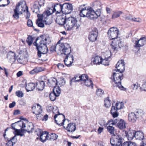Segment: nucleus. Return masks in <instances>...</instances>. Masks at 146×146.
Here are the masks:
<instances>
[{
	"mask_svg": "<svg viewBox=\"0 0 146 146\" xmlns=\"http://www.w3.org/2000/svg\"><path fill=\"white\" fill-rule=\"evenodd\" d=\"M117 69H115V71L118 72L119 73L114 72L113 73V76L115 83V85L113 86V88L115 87H117L121 90H126V88L123 86L121 84V81L123 79V75L122 73L125 70V64L124 60H121L119 61L116 65Z\"/></svg>",
	"mask_w": 146,
	"mask_h": 146,
	"instance_id": "obj_1",
	"label": "nucleus"
},
{
	"mask_svg": "<svg viewBox=\"0 0 146 146\" xmlns=\"http://www.w3.org/2000/svg\"><path fill=\"white\" fill-rule=\"evenodd\" d=\"M47 38H44V36H40L39 38H37L33 43V44L36 46L38 50V57L40 58L41 54H44L48 52V49L46 46Z\"/></svg>",
	"mask_w": 146,
	"mask_h": 146,
	"instance_id": "obj_2",
	"label": "nucleus"
},
{
	"mask_svg": "<svg viewBox=\"0 0 146 146\" xmlns=\"http://www.w3.org/2000/svg\"><path fill=\"white\" fill-rule=\"evenodd\" d=\"M26 5L25 2L24 1H21L17 3L14 9V13L13 15V17L17 20L19 18V15L23 13V12L26 11Z\"/></svg>",
	"mask_w": 146,
	"mask_h": 146,
	"instance_id": "obj_3",
	"label": "nucleus"
},
{
	"mask_svg": "<svg viewBox=\"0 0 146 146\" xmlns=\"http://www.w3.org/2000/svg\"><path fill=\"white\" fill-rule=\"evenodd\" d=\"M80 26V23L76 18L70 17L67 18L64 27L66 29L70 31L75 27L76 29H78Z\"/></svg>",
	"mask_w": 146,
	"mask_h": 146,
	"instance_id": "obj_4",
	"label": "nucleus"
},
{
	"mask_svg": "<svg viewBox=\"0 0 146 146\" xmlns=\"http://www.w3.org/2000/svg\"><path fill=\"white\" fill-rule=\"evenodd\" d=\"M91 12H93L94 13H92L93 15V17L96 20L98 17H100L101 14L100 5V2H96L93 4L92 7H89Z\"/></svg>",
	"mask_w": 146,
	"mask_h": 146,
	"instance_id": "obj_5",
	"label": "nucleus"
},
{
	"mask_svg": "<svg viewBox=\"0 0 146 146\" xmlns=\"http://www.w3.org/2000/svg\"><path fill=\"white\" fill-rule=\"evenodd\" d=\"M79 10L80 11V15L81 17H86L91 20H95L93 16V15L92 14V13H94V12H91L89 7L87 9L86 7L83 8L82 6H81L79 8Z\"/></svg>",
	"mask_w": 146,
	"mask_h": 146,
	"instance_id": "obj_6",
	"label": "nucleus"
},
{
	"mask_svg": "<svg viewBox=\"0 0 146 146\" xmlns=\"http://www.w3.org/2000/svg\"><path fill=\"white\" fill-rule=\"evenodd\" d=\"M122 138L121 136L118 135H112L110 139V142L113 146H122Z\"/></svg>",
	"mask_w": 146,
	"mask_h": 146,
	"instance_id": "obj_7",
	"label": "nucleus"
},
{
	"mask_svg": "<svg viewBox=\"0 0 146 146\" xmlns=\"http://www.w3.org/2000/svg\"><path fill=\"white\" fill-rule=\"evenodd\" d=\"M133 135H132L131 133L130 132L129 133L128 135L130 138L133 139V137H135L136 139L139 140H143L142 142H146V139L144 138V135L143 132L141 131H133Z\"/></svg>",
	"mask_w": 146,
	"mask_h": 146,
	"instance_id": "obj_8",
	"label": "nucleus"
},
{
	"mask_svg": "<svg viewBox=\"0 0 146 146\" xmlns=\"http://www.w3.org/2000/svg\"><path fill=\"white\" fill-rule=\"evenodd\" d=\"M108 34L110 39H115L119 34V31L117 28L111 27L108 30Z\"/></svg>",
	"mask_w": 146,
	"mask_h": 146,
	"instance_id": "obj_9",
	"label": "nucleus"
},
{
	"mask_svg": "<svg viewBox=\"0 0 146 146\" xmlns=\"http://www.w3.org/2000/svg\"><path fill=\"white\" fill-rule=\"evenodd\" d=\"M59 50L62 51L64 54L67 55H70L71 52V47L70 45L67 43H62L59 45Z\"/></svg>",
	"mask_w": 146,
	"mask_h": 146,
	"instance_id": "obj_10",
	"label": "nucleus"
},
{
	"mask_svg": "<svg viewBox=\"0 0 146 146\" xmlns=\"http://www.w3.org/2000/svg\"><path fill=\"white\" fill-rule=\"evenodd\" d=\"M146 43V38L141 37L139 40H135L134 42V47L136 49H139L140 47L144 46Z\"/></svg>",
	"mask_w": 146,
	"mask_h": 146,
	"instance_id": "obj_11",
	"label": "nucleus"
},
{
	"mask_svg": "<svg viewBox=\"0 0 146 146\" xmlns=\"http://www.w3.org/2000/svg\"><path fill=\"white\" fill-rule=\"evenodd\" d=\"M37 131L39 133H37V135L40 137V140L42 142L44 143L46 140H48V133L47 131L43 132L40 129H38Z\"/></svg>",
	"mask_w": 146,
	"mask_h": 146,
	"instance_id": "obj_12",
	"label": "nucleus"
},
{
	"mask_svg": "<svg viewBox=\"0 0 146 146\" xmlns=\"http://www.w3.org/2000/svg\"><path fill=\"white\" fill-rule=\"evenodd\" d=\"M98 36V31L96 28H93L89 33L88 38L91 42H94L97 40Z\"/></svg>",
	"mask_w": 146,
	"mask_h": 146,
	"instance_id": "obj_13",
	"label": "nucleus"
},
{
	"mask_svg": "<svg viewBox=\"0 0 146 146\" xmlns=\"http://www.w3.org/2000/svg\"><path fill=\"white\" fill-rule=\"evenodd\" d=\"M53 13L52 9L49 8L42 14H38V18H41L43 21L47 19L48 16Z\"/></svg>",
	"mask_w": 146,
	"mask_h": 146,
	"instance_id": "obj_14",
	"label": "nucleus"
},
{
	"mask_svg": "<svg viewBox=\"0 0 146 146\" xmlns=\"http://www.w3.org/2000/svg\"><path fill=\"white\" fill-rule=\"evenodd\" d=\"M106 60H102L101 57L96 56L95 58H92V61H93L94 64H103L105 66H108L109 64L108 63H105L104 61L106 62Z\"/></svg>",
	"mask_w": 146,
	"mask_h": 146,
	"instance_id": "obj_15",
	"label": "nucleus"
},
{
	"mask_svg": "<svg viewBox=\"0 0 146 146\" xmlns=\"http://www.w3.org/2000/svg\"><path fill=\"white\" fill-rule=\"evenodd\" d=\"M53 13L56 11V14L59 13L61 12L64 13L63 4H62L60 3H56L54 5V7L52 9Z\"/></svg>",
	"mask_w": 146,
	"mask_h": 146,
	"instance_id": "obj_16",
	"label": "nucleus"
},
{
	"mask_svg": "<svg viewBox=\"0 0 146 146\" xmlns=\"http://www.w3.org/2000/svg\"><path fill=\"white\" fill-rule=\"evenodd\" d=\"M67 18L64 15L58 16L56 20V22L58 24L61 25H65Z\"/></svg>",
	"mask_w": 146,
	"mask_h": 146,
	"instance_id": "obj_17",
	"label": "nucleus"
},
{
	"mask_svg": "<svg viewBox=\"0 0 146 146\" xmlns=\"http://www.w3.org/2000/svg\"><path fill=\"white\" fill-rule=\"evenodd\" d=\"M64 13L67 14L70 13L73 10V7L71 4L65 3L63 4Z\"/></svg>",
	"mask_w": 146,
	"mask_h": 146,
	"instance_id": "obj_18",
	"label": "nucleus"
},
{
	"mask_svg": "<svg viewBox=\"0 0 146 146\" xmlns=\"http://www.w3.org/2000/svg\"><path fill=\"white\" fill-rule=\"evenodd\" d=\"M74 57L72 55H67L64 60L65 64L68 67H70L73 62Z\"/></svg>",
	"mask_w": 146,
	"mask_h": 146,
	"instance_id": "obj_19",
	"label": "nucleus"
},
{
	"mask_svg": "<svg viewBox=\"0 0 146 146\" xmlns=\"http://www.w3.org/2000/svg\"><path fill=\"white\" fill-rule=\"evenodd\" d=\"M44 80L38 81L36 82V86L38 90H42L45 86V83L47 84V81L43 78Z\"/></svg>",
	"mask_w": 146,
	"mask_h": 146,
	"instance_id": "obj_20",
	"label": "nucleus"
},
{
	"mask_svg": "<svg viewBox=\"0 0 146 146\" xmlns=\"http://www.w3.org/2000/svg\"><path fill=\"white\" fill-rule=\"evenodd\" d=\"M32 113L36 115L41 113L42 111L41 106L38 104L36 106H33L32 107Z\"/></svg>",
	"mask_w": 146,
	"mask_h": 146,
	"instance_id": "obj_21",
	"label": "nucleus"
},
{
	"mask_svg": "<svg viewBox=\"0 0 146 146\" xmlns=\"http://www.w3.org/2000/svg\"><path fill=\"white\" fill-rule=\"evenodd\" d=\"M117 41L118 42L115 43L116 44H115V40H114L112 42V43L110 46V47L111 49V50L116 52L117 50V46H119V48H120L121 47L120 46V44L121 43V42L118 41V40H117Z\"/></svg>",
	"mask_w": 146,
	"mask_h": 146,
	"instance_id": "obj_22",
	"label": "nucleus"
},
{
	"mask_svg": "<svg viewBox=\"0 0 146 146\" xmlns=\"http://www.w3.org/2000/svg\"><path fill=\"white\" fill-rule=\"evenodd\" d=\"M44 79L47 81V84L49 86L54 87L58 84L59 82H58L56 79L55 78H52L51 80L50 81L49 80L47 79V78L44 76Z\"/></svg>",
	"mask_w": 146,
	"mask_h": 146,
	"instance_id": "obj_23",
	"label": "nucleus"
},
{
	"mask_svg": "<svg viewBox=\"0 0 146 146\" xmlns=\"http://www.w3.org/2000/svg\"><path fill=\"white\" fill-rule=\"evenodd\" d=\"M7 57L10 60L13 62H15L17 58V57L15 53L12 51H10L7 55Z\"/></svg>",
	"mask_w": 146,
	"mask_h": 146,
	"instance_id": "obj_24",
	"label": "nucleus"
},
{
	"mask_svg": "<svg viewBox=\"0 0 146 146\" xmlns=\"http://www.w3.org/2000/svg\"><path fill=\"white\" fill-rule=\"evenodd\" d=\"M40 7L38 5V1H35L33 5L32 8L33 11V12L38 13L39 12V9Z\"/></svg>",
	"mask_w": 146,
	"mask_h": 146,
	"instance_id": "obj_25",
	"label": "nucleus"
},
{
	"mask_svg": "<svg viewBox=\"0 0 146 146\" xmlns=\"http://www.w3.org/2000/svg\"><path fill=\"white\" fill-rule=\"evenodd\" d=\"M76 124L74 123H70L66 127V130L68 131L71 132H74L76 130Z\"/></svg>",
	"mask_w": 146,
	"mask_h": 146,
	"instance_id": "obj_26",
	"label": "nucleus"
},
{
	"mask_svg": "<svg viewBox=\"0 0 146 146\" xmlns=\"http://www.w3.org/2000/svg\"><path fill=\"white\" fill-rule=\"evenodd\" d=\"M137 119L135 114L134 112H131L129 113L128 114V119L130 121L134 123Z\"/></svg>",
	"mask_w": 146,
	"mask_h": 146,
	"instance_id": "obj_27",
	"label": "nucleus"
},
{
	"mask_svg": "<svg viewBox=\"0 0 146 146\" xmlns=\"http://www.w3.org/2000/svg\"><path fill=\"white\" fill-rule=\"evenodd\" d=\"M125 123V122L124 120L121 119L117 123V126L120 129H123L126 128Z\"/></svg>",
	"mask_w": 146,
	"mask_h": 146,
	"instance_id": "obj_28",
	"label": "nucleus"
},
{
	"mask_svg": "<svg viewBox=\"0 0 146 146\" xmlns=\"http://www.w3.org/2000/svg\"><path fill=\"white\" fill-rule=\"evenodd\" d=\"M35 87V84L33 83H29L26 86V89L27 92L33 91Z\"/></svg>",
	"mask_w": 146,
	"mask_h": 146,
	"instance_id": "obj_29",
	"label": "nucleus"
},
{
	"mask_svg": "<svg viewBox=\"0 0 146 146\" xmlns=\"http://www.w3.org/2000/svg\"><path fill=\"white\" fill-rule=\"evenodd\" d=\"M34 129L33 124L31 123H29L27 126V129H23L24 131H27L29 133H32Z\"/></svg>",
	"mask_w": 146,
	"mask_h": 146,
	"instance_id": "obj_30",
	"label": "nucleus"
},
{
	"mask_svg": "<svg viewBox=\"0 0 146 146\" xmlns=\"http://www.w3.org/2000/svg\"><path fill=\"white\" fill-rule=\"evenodd\" d=\"M115 107L112 106L111 110L110 111V113L111 114L113 117L115 118L117 117L118 114L117 112V110H115Z\"/></svg>",
	"mask_w": 146,
	"mask_h": 146,
	"instance_id": "obj_31",
	"label": "nucleus"
},
{
	"mask_svg": "<svg viewBox=\"0 0 146 146\" xmlns=\"http://www.w3.org/2000/svg\"><path fill=\"white\" fill-rule=\"evenodd\" d=\"M134 113L135 114L137 119L142 118V116L144 115L143 111L140 109L138 110Z\"/></svg>",
	"mask_w": 146,
	"mask_h": 146,
	"instance_id": "obj_32",
	"label": "nucleus"
},
{
	"mask_svg": "<svg viewBox=\"0 0 146 146\" xmlns=\"http://www.w3.org/2000/svg\"><path fill=\"white\" fill-rule=\"evenodd\" d=\"M16 137V135H15L11 139L8 141L7 143H6V144L7 145V146H13L14 144H15V141H17V139H16L15 141H14V140L15 139Z\"/></svg>",
	"mask_w": 146,
	"mask_h": 146,
	"instance_id": "obj_33",
	"label": "nucleus"
},
{
	"mask_svg": "<svg viewBox=\"0 0 146 146\" xmlns=\"http://www.w3.org/2000/svg\"><path fill=\"white\" fill-rule=\"evenodd\" d=\"M122 13L123 12L121 11H114L112 16V19H114L119 17Z\"/></svg>",
	"mask_w": 146,
	"mask_h": 146,
	"instance_id": "obj_34",
	"label": "nucleus"
},
{
	"mask_svg": "<svg viewBox=\"0 0 146 146\" xmlns=\"http://www.w3.org/2000/svg\"><path fill=\"white\" fill-rule=\"evenodd\" d=\"M83 83H84L86 86L91 87L92 88L93 87V82L90 78H88Z\"/></svg>",
	"mask_w": 146,
	"mask_h": 146,
	"instance_id": "obj_35",
	"label": "nucleus"
},
{
	"mask_svg": "<svg viewBox=\"0 0 146 146\" xmlns=\"http://www.w3.org/2000/svg\"><path fill=\"white\" fill-rule=\"evenodd\" d=\"M56 93L55 92V90H53V92H51L49 94V97L52 101H54L56 99Z\"/></svg>",
	"mask_w": 146,
	"mask_h": 146,
	"instance_id": "obj_36",
	"label": "nucleus"
},
{
	"mask_svg": "<svg viewBox=\"0 0 146 146\" xmlns=\"http://www.w3.org/2000/svg\"><path fill=\"white\" fill-rule=\"evenodd\" d=\"M42 20L41 18H38L36 21V24L38 27L41 28L44 27V24L42 22Z\"/></svg>",
	"mask_w": 146,
	"mask_h": 146,
	"instance_id": "obj_37",
	"label": "nucleus"
},
{
	"mask_svg": "<svg viewBox=\"0 0 146 146\" xmlns=\"http://www.w3.org/2000/svg\"><path fill=\"white\" fill-rule=\"evenodd\" d=\"M108 131L111 135H115L114 127L112 126L109 125L107 128Z\"/></svg>",
	"mask_w": 146,
	"mask_h": 146,
	"instance_id": "obj_38",
	"label": "nucleus"
},
{
	"mask_svg": "<svg viewBox=\"0 0 146 146\" xmlns=\"http://www.w3.org/2000/svg\"><path fill=\"white\" fill-rule=\"evenodd\" d=\"M104 105L106 107L108 108L111 106L110 101V100L109 97H107L104 100Z\"/></svg>",
	"mask_w": 146,
	"mask_h": 146,
	"instance_id": "obj_39",
	"label": "nucleus"
},
{
	"mask_svg": "<svg viewBox=\"0 0 146 146\" xmlns=\"http://www.w3.org/2000/svg\"><path fill=\"white\" fill-rule=\"evenodd\" d=\"M34 38L31 36H29L27 38L26 41L29 46H31L32 44Z\"/></svg>",
	"mask_w": 146,
	"mask_h": 146,
	"instance_id": "obj_40",
	"label": "nucleus"
},
{
	"mask_svg": "<svg viewBox=\"0 0 146 146\" xmlns=\"http://www.w3.org/2000/svg\"><path fill=\"white\" fill-rule=\"evenodd\" d=\"M88 76L86 74H84L81 75L80 77L79 80H80V81L82 82L83 83L88 78Z\"/></svg>",
	"mask_w": 146,
	"mask_h": 146,
	"instance_id": "obj_41",
	"label": "nucleus"
},
{
	"mask_svg": "<svg viewBox=\"0 0 146 146\" xmlns=\"http://www.w3.org/2000/svg\"><path fill=\"white\" fill-rule=\"evenodd\" d=\"M58 137V135L56 134L51 133L49 137L48 140H54L56 139Z\"/></svg>",
	"mask_w": 146,
	"mask_h": 146,
	"instance_id": "obj_42",
	"label": "nucleus"
},
{
	"mask_svg": "<svg viewBox=\"0 0 146 146\" xmlns=\"http://www.w3.org/2000/svg\"><path fill=\"white\" fill-rule=\"evenodd\" d=\"M123 104L122 102H117L116 103L115 106V110H120L122 108Z\"/></svg>",
	"mask_w": 146,
	"mask_h": 146,
	"instance_id": "obj_43",
	"label": "nucleus"
},
{
	"mask_svg": "<svg viewBox=\"0 0 146 146\" xmlns=\"http://www.w3.org/2000/svg\"><path fill=\"white\" fill-rule=\"evenodd\" d=\"M48 110L49 111H51L52 110H53V113L54 114L55 113V112L54 110V109H55L56 110L57 112H58V108L57 107H53V106H48Z\"/></svg>",
	"mask_w": 146,
	"mask_h": 146,
	"instance_id": "obj_44",
	"label": "nucleus"
},
{
	"mask_svg": "<svg viewBox=\"0 0 146 146\" xmlns=\"http://www.w3.org/2000/svg\"><path fill=\"white\" fill-rule=\"evenodd\" d=\"M40 68H36L30 71L29 73L31 74H33L35 73H37L40 71Z\"/></svg>",
	"mask_w": 146,
	"mask_h": 146,
	"instance_id": "obj_45",
	"label": "nucleus"
},
{
	"mask_svg": "<svg viewBox=\"0 0 146 146\" xmlns=\"http://www.w3.org/2000/svg\"><path fill=\"white\" fill-rule=\"evenodd\" d=\"M104 93V91L101 89H98L96 91L97 95L99 96H101Z\"/></svg>",
	"mask_w": 146,
	"mask_h": 146,
	"instance_id": "obj_46",
	"label": "nucleus"
},
{
	"mask_svg": "<svg viewBox=\"0 0 146 146\" xmlns=\"http://www.w3.org/2000/svg\"><path fill=\"white\" fill-rule=\"evenodd\" d=\"M15 94L16 95L19 97H22L24 95L23 93L21 91H17Z\"/></svg>",
	"mask_w": 146,
	"mask_h": 146,
	"instance_id": "obj_47",
	"label": "nucleus"
},
{
	"mask_svg": "<svg viewBox=\"0 0 146 146\" xmlns=\"http://www.w3.org/2000/svg\"><path fill=\"white\" fill-rule=\"evenodd\" d=\"M43 22L46 25H49L51 24L52 23V20L50 19H48L43 21Z\"/></svg>",
	"mask_w": 146,
	"mask_h": 146,
	"instance_id": "obj_48",
	"label": "nucleus"
},
{
	"mask_svg": "<svg viewBox=\"0 0 146 146\" xmlns=\"http://www.w3.org/2000/svg\"><path fill=\"white\" fill-rule=\"evenodd\" d=\"M55 90V92H56V96H59L61 92L59 86H58L56 89H54L53 90Z\"/></svg>",
	"mask_w": 146,
	"mask_h": 146,
	"instance_id": "obj_49",
	"label": "nucleus"
},
{
	"mask_svg": "<svg viewBox=\"0 0 146 146\" xmlns=\"http://www.w3.org/2000/svg\"><path fill=\"white\" fill-rule=\"evenodd\" d=\"M38 1V5H39L40 7L44 6L45 3L44 0H39L38 1Z\"/></svg>",
	"mask_w": 146,
	"mask_h": 146,
	"instance_id": "obj_50",
	"label": "nucleus"
},
{
	"mask_svg": "<svg viewBox=\"0 0 146 146\" xmlns=\"http://www.w3.org/2000/svg\"><path fill=\"white\" fill-rule=\"evenodd\" d=\"M24 131H23V129H22L21 130L20 129H16V131L14 132V134L15 135H19L18 134H20L21 133L23 132H24Z\"/></svg>",
	"mask_w": 146,
	"mask_h": 146,
	"instance_id": "obj_51",
	"label": "nucleus"
},
{
	"mask_svg": "<svg viewBox=\"0 0 146 146\" xmlns=\"http://www.w3.org/2000/svg\"><path fill=\"white\" fill-rule=\"evenodd\" d=\"M6 52L5 48L3 46L0 47V53L2 55L5 54Z\"/></svg>",
	"mask_w": 146,
	"mask_h": 146,
	"instance_id": "obj_52",
	"label": "nucleus"
},
{
	"mask_svg": "<svg viewBox=\"0 0 146 146\" xmlns=\"http://www.w3.org/2000/svg\"><path fill=\"white\" fill-rule=\"evenodd\" d=\"M26 10L27 11L26 15V18L27 19H29L30 16V13L29 11L27 6L26 8Z\"/></svg>",
	"mask_w": 146,
	"mask_h": 146,
	"instance_id": "obj_53",
	"label": "nucleus"
},
{
	"mask_svg": "<svg viewBox=\"0 0 146 146\" xmlns=\"http://www.w3.org/2000/svg\"><path fill=\"white\" fill-rule=\"evenodd\" d=\"M132 21H135L139 23H141L142 21V20L139 18L133 17Z\"/></svg>",
	"mask_w": 146,
	"mask_h": 146,
	"instance_id": "obj_54",
	"label": "nucleus"
},
{
	"mask_svg": "<svg viewBox=\"0 0 146 146\" xmlns=\"http://www.w3.org/2000/svg\"><path fill=\"white\" fill-rule=\"evenodd\" d=\"M131 142V141L124 142L122 144V146H130L129 145H130Z\"/></svg>",
	"mask_w": 146,
	"mask_h": 146,
	"instance_id": "obj_55",
	"label": "nucleus"
},
{
	"mask_svg": "<svg viewBox=\"0 0 146 146\" xmlns=\"http://www.w3.org/2000/svg\"><path fill=\"white\" fill-rule=\"evenodd\" d=\"M28 26L29 27L33 26V23L32 21L30 19H29L27 22Z\"/></svg>",
	"mask_w": 146,
	"mask_h": 146,
	"instance_id": "obj_56",
	"label": "nucleus"
},
{
	"mask_svg": "<svg viewBox=\"0 0 146 146\" xmlns=\"http://www.w3.org/2000/svg\"><path fill=\"white\" fill-rule=\"evenodd\" d=\"M57 66L60 69H62L64 67V65L62 64L59 63L57 65Z\"/></svg>",
	"mask_w": 146,
	"mask_h": 146,
	"instance_id": "obj_57",
	"label": "nucleus"
},
{
	"mask_svg": "<svg viewBox=\"0 0 146 146\" xmlns=\"http://www.w3.org/2000/svg\"><path fill=\"white\" fill-rule=\"evenodd\" d=\"M81 75H80L79 74H77L74 76V77L75 79H76V80H77V81L78 82L80 81V80H79L80 79V77Z\"/></svg>",
	"mask_w": 146,
	"mask_h": 146,
	"instance_id": "obj_58",
	"label": "nucleus"
},
{
	"mask_svg": "<svg viewBox=\"0 0 146 146\" xmlns=\"http://www.w3.org/2000/svg\"><path fill=\"white\" fill-rule=\"evenodd\" d=\"M131 87L133 88V90H137V88L138 87V84L137 83V84H133L131 86Z\"/></svg>",
	"mask_w": 146,
	"mask_h": 146,
	"instance_id": "obj_59",
	"label": "nucleus"
},
{
	"mask_svg": "<svg viewBox=\"0 0 146 146\" xmlns=\"http://www.w3.org/2000/svg\"><path fill=\"white\" fill-rule=\"evenodd\" d=\"M36 118L38 120H42L43 118V115L42 114L40 113L39 115L38 114L36 115Z\"/></svg>",
	"mask_w": 146,
	"mask_h": 146,
	"instance_id": "obj_60",
	"label": "nucleus"
},
{
	"mask_svg": "<svg viewBox=\"0 0 146 146\" xmlns=\"http://www.w3.org/2000/svg\"><path fill=\"white\" fill-rule=\"evenodd\" d=\"M58 84L60 86H62L64 85L65 84V82L64 80H62L60 81V82L58 83Z\"/></svg>",
	"mask_w": 146,
	"mask_h": 146,
	"instance_id": "obj_61",
	"label": "nucleus"
},
{
	"mask_svg": "<svg viewBox=\"0 0 146 146\" xmlns=\"http://www.w3.org/2000/svg\"><path fill=\"white\" fill-rule=\"evenodd\" d=\"M65 119H64L63 120V122H62L60 123H59L58 122V121H57L56 119H55V122L58 125H63L64 124V122L65 121Z\"/></svg>",
	"mask_w": 146,
	"mask_h": 146,
	"instance_id": "obj_62",
	"label": "nucleus"
},
{
	"mask_svg": "<svg viewBox=\"0 0 146 146\" xmlns=\"http://www.w3.org/2000/svg\"><path fill=\"white\" fill-rule=\"evenodd\" d=\"M16 105V103L15 102H13L12 103H10L9 105V107L12 108L14 107Z\"/></svg>",
	"mask_w": 146,
	"mask_h": 146,
	"instance_id": "obj_63",
	"label": "nucleus"
},
{
	"mask_svg": "<svg viewBox=\"0 0 146 146\" xmlns=\"http://www.w3.org/2000/svg\"><path fill=\"white\" fill-rule=\"evenodd\" d=\"M107 124H109L110 125H114V123L113 122V119H111L110 120L108 121L107 122Z\"/></svg>",
	"mask_w": 146,
	"mask_h": 146,
	"instance_id": "obj_64",
	"label": "nucleus"
}]
</instances>
